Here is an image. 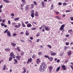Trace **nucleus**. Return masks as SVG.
Here are the masks:
<instances>
[{
	"mask_svg": "<svg viewBox=\"0 0 73 73\" xmlns=\"http://www.w3.org/2000/svg\"><path fill=\"white\" fill-rule=\"evenodd\" d=\"M36 37H38L40 36V33H38L37 35L36 36Z\"/></svg>",
	"mask_w": 73,
	"mask_h": 73,
	"instance_id": "38",
	"label": "nucleus"
},
{
	"mask_svg": "<svg viewBox=\"0 0 73 73\" xmlns=\"http://www.w3.org/2000/svg\"><path fill=\"white\" fill-rule=\"evenodd\" d=\"M15 28H19V27L18 25H15Z\"/></svg>",
	"mask_w": 73,
	"mask_h": 73,
	"instance_id": "36",
	"label": "nucleus"
},
{
	"mask_svg": "<svg viewBox=\"0 0 73 73\" xmlns=\"http://www.w3.org/2000/svg\"><path fill=\"white\" fill-rule=\"evenodd\" d=\"M19 17L16 18L15 19V21H17V20H19Z\"/></svg>",
	"mask_w": 73,
	"mask_h": 73,
	"instance_id": "31",
	"label": "nucleus"
},
{
	"mask_svg": "<svg viewBox=\"0 0 73 73\" xmlns=\"http://www.w3.org/2000/svg\"><path fill=\"white\" fill-rule=\"evenodd\" d=\"M38 54L39 55V56H40V55H41V54H42V53L41 52H39L38 53Z\"/></svg>",
	"mask_w": 73,
	"mask_h": 73,
	"instance_id": "45",
	"label": "nucleus"
},
{
	"mask_svg": "<svg viewBox=\"0 0 73 73\" xmlns=\"http://www.w3.org/2000/svg\"><path fill=\"white\" fill-rule=\"evenodd\" d=\"M20 35H24V32H21Z\"/></svg>",
	"mask_w": 73,
	"mask_h": 73,
	"instance_id": "59",
	"label": "nucleus"
},
{
	"mask_svg": "<svg viewBox=\"0 0 73 73\" xmlns=\"http://www.w3.org/2000/svg\"><path fill=\"white\" fill-rule=\"evenodd\" d=\"M56 13L57 15H58V14H60V13L58 11H57L56 12Z\"/></svg>",
	"mask_w": 73,
	"mask_h": 73,
	"instance_id": "61",
	"label": "nucleus"
},
{
	"mask_svg": "<svg viewBox=\"0 0 73 73\" xmlns=\"http://www.w3.org/2000/svg\"><path fill=\"white\" fill-rule=\"evenodd\" d=\"M34 4H35V5H37V3H36V2L35 1H34L33 2Z\"/></svg>",
	"mask_w": 73,
	"mask_h": 73,
	"instance_id": "44",
	"label": "nucleus"
},
{
	"mask_svg": "<svg viewBox=\"0 0 73 73\" xmlns=\"http://www.w3.org/2000/svg\"><path fill=\"white\" fill-rule=\"evenodd\" d=\"M21 1L23 4H25V0H21Z\"/></svg>",
	"mask_w": 73,
	"mask_h": 73,
	"instance_id": "35",
	"label": "nucleus"
},
{
	"mask_svg": "<svg viewBox=\"0 0 73 73\" xmlns=\"http://www.w3.org/2000/svg\"><path fill=\"white\" fill-rule=\"evenodd\" d=\"M8 29H7L5 31H4V33H5L8 32Z\"/></svg>",
	"mask_w": 73,
	"mask_h": 73,
	"instance_id": "41",
	"label": "nucleus"
},
{
	"mask_svg": "<svg viewBox=\"0 0 73 73\" xmlns=\"http://www.w3.org/2000/svg\"><path fill=\"white\" fill-rule=\"evenodd\" d=\"M66 45H69V42H66Z\"/></svg>",
	"mask_w": 73,
	"mask_h": 73,
	"instance_id": "50",
	"label": "nucleus"
},
{
	"mask_svg": "<svg viewBox=\"0 0 73 73\" xmlns=\"http://www.w3.org/2000/svg\"><path fill=\"white\" fill-rule=\"evenodd\" d=\"M42 26H43V28H45V27H46V26L45 25H42Z\"/></svg>",
	"mask_w": 73,
	"mask_h": 73,
	"instance_id": "53",
	"label": "nucleus"
},
{
	"mask_svg": "<svg viewBox=\"0 0 73 73\" xmlns=\"http://www.w3.org/2000/svg\"><path fill=\"white\" fill-rule=\"evenodd\" d=\"M8 24H11V21H10V20H9L8 21Z\"/></svg>",
	"mask_w": 73,
	"mask_h": 73,
	"instance_id": "57",
	"label": "nucleus"
},
{
	"mask_svg": "<svg viewBox=\"0 0 73 73\" xmlns=\"http://www.w3.org/2000/svg\"><path fill=\"white\" fill-rule=\"evenodd\" d=\"M17 50L18 52H20V51H21V50H20V48H19V47H17Z\"/></svg>",
	"mask_w": 73,
	"mask_h": 73,
	"instance_id": "27",
	"label": "nucleus"
},
{
	"mask_svg": "<svg viewBox=\"0 0 73 73\" xmlns=\"http://www.w3.org/2000/svg\"><path fill=\"white\" fill-rule=\"evenodd\" d=\"M57 62H58V63L60 62V60L59 59H58V60H57Z\"/></svg>",
	"mask_w": 73,
	"mask_h": 73,
	"instance_id": "64",
	"label": "nucleus"
},
{
	"mask_svg": "<svg viewBox=\"0 0 73 73\" xmlns=\"http://www.w3.org/2000/svg\"><path fill=\"white\" fill-rule=\"evenodd\" d=\"M55 18L57 19H58V20H61V17L58 16H56L55 17Z\"/></svg>",
	"mask_w": 73,
	"mask_h": 73,
	"instance_id": "15",
	"label": "nucleus"
},
{
	"mask_svg": "<svg viewBox=\"0 0 73 73\" xmlns=\"http://www.w3.org/2000/svg\"><path fill=\"white\" fill-rule=\"evenodd\" d=\"M7 36H9V37H11V33L9 32V31H7Z\"/></svg>",
	"mask_w": 73,
	"mask_h": 73,
	"instance_id": "9",
	"label": "nucleus"
},
{
	"mask_svg": "<svg viewBox=\"0 0 73 73\" xmlns=\"http://www.w3.org/2000/svg\"><path fill=\"white\" fill-rule=\"evenodd\" d=\"M70 36V35L68 34V35H65V36L66 37H69V36Z\"/></svg>",
	"mask_w": 73,
	"mask_h": 73,
	"instance_id": "46",
	"label": "nucleus"
},
{
	"mask_svg": "<svg viewBox=\"0 0 73 73\" xmlns=\"http://www.w3.org/2000/svg\"><path fill=\"white\" fill-rule=\"evenodd\" d=\"M46 64L45 62H43L41 64L40 66V67L42 68L43 69H44L45 70L46 66Z\"/></svg>",
	"mask_w": 73,
	"mask_h": 73,
	"instance_id": "1",
	"label": "nucleus"
},
{
	"mask_svg": "<svg viewBox=\"0 0 73 73\" xmlns=\"http://www.w3.org/2000/svg\"><path fill=\"white\" fill-rule=\"evenodd\" d=\"M41 5H42L43 7H44V1L42 2Z\"/></svg>",
	"mask_w": 73,
	"mask_h": 73,
	"instance_id": "25",
	"label": "nucleus"
},
{
	"mask_svg": "<svg viewBox=\"0 0 73 73\" xmlns=\"http://www.w3.org/2000/svg\"><path fill=\"white\" fill-rule=\"evenodd\" d=\"M64 50H66L67 49V47H66V46H64Z\"/></svg>",
	"mask_w": 73,
	"mask_h": 73,
	"instance_id": "49",
	"label": "nucleus"
},
{
	"mask_svg": "<svg viewBox=\"0 0 73 73\" xmlns=\"http://www.w3.org/2000/svg\"><path fill=\"white\" fill-rule=\"evenodd\" d=\"M26 69L25 68H24L23 69V71L22 73H25L26 72Z\"/></svg>",
	"mask_w": 73,
	"mask_h": 73,
	"instance_id": "28",
	"label": "nucleus"
},
{
	"mask_svg": "<svg viewBox=\"0 0 73 73\" xmlns=\"http://www.w3.org/2000/svg\"><path fill=\"white\" fill-rule=\"evenodd\" d=\"M39 70L40 72H44L45 71V69L43 68L42 67H41L40 66V68H39Z\"/></svg>",
	"mask_w": 73,
	"mask_h": 73,
	"instance_id": "3",
	"label": "nucleus"
},
{
	"mask_svg": "<svg viewBox=\"0 0 73 73\" xmlns=\"http://www.w3.org/2000/svg\"><path fill=\"white\" fill-rule=\"evenodd\" d=\"M16 36H17V34H16V33H14L13 34V37Z\"/></svg>",
	"mask_w": 73,
	"mask_h": 73,
	"instance_id": "32",
	"label": "nucleus"
},
{
	"mask_svg": "<svg viewBox=\"0 0 73 73\" xmlns=\"http://www.w3.org/2000/svg\"><path fill=\"white\" fill-rule=\"evenodd\" d=\"M11 44L13 47H15V46L16 45V44H15L12 42H11Z\"/></svg>",
	"mask_w": 73,
	"mask_h": 73,
	"instance_id": "14",
	"label": "nucleus"
},
{
	"mask_svg": "<svg viewBox=\"0 0 73 73\" xmlns=\"http://www.w3.org/2000/svg\"><path fill=\"white\" fill-rule=\"evenodd\" d=\"M49 71L51 72V71H52V69H53V67L52 66H50L49 67Z\"/></svg>",
	"mask_w": 73,
	"mask_h": 73,
	"instance_id": "12",
	"label": "nucleus"
},
{
	"mask_svg": "<svg viewBox=\"0 0 73 73\" xmlns=\"http://www.w3.org/2000/svg\"><path fill=\"white\" fill-rule=\"evenodd\" d=\"M58 4L59 5H62V3H61V2H59L58 3Z\"/></svg>",
	"mask_w": 73,
	"mask_h": 73,
	"instance_id": "54",
	"label": "nucleus"
},
{
	"mask_svg": "<svg viewBox=\"0 0 73 73\" xmlns=\"http://www.w3.org/2000/svg\"><path fill=\"white\" fill-rule=\"evenodd\" d=\"M28 31L27 30L26 31V33H25L26 35V36H29V33H28Z\"/></svg>",
	"mask_w": 73,
	"mask_h": 73,
	"instance_id": "22",
	"label": "nucleus"
},
{
	"mask_svg": "<svg viewBox=\"0 0 73 73\" xmlns=\"http://www.w3.org/2000/svg\"><path fill=\"white\" fill-rule=\"evenodd\" d=\"M70 19L71 20H73V17H70Z\"/></svg>",
	"mask_w": 73,
	"mask_h": 73,
	"instance_id": "63",
	"label": "nucleus"
},
{
	"mask_svg": "<svg viewBox=\"0 0 73 73\" xmlns=\"http://www.w3.org/2000/svg\"><path fill=\"white\" fill-rule=\"evenodd\" d=\"M22 25L23 27H25V24H24V22L22 23Z\"/></svg>",
	"mask_w": 73,
	"mask_h": 73,
	"instance_id": "29",
	"label": "nucleus"
},
{
	"mask_svg": "<svg viewBox=\"0 0 73 73\" xmlns=\"http://www.w3.org/2000/svg\"><path fill=\"white\" fill-rule=\"evenodd\" d=\"M2 8H3V5H1L0 6V9H1Z\"/></svg>",
	"mask_w": 73,
	"mask_h": 73,
	"instance_id": "60",
	"label": "nucleus"
},
{
	"mask_svg": "<svg viewBox=\"0 0 73 73\" xmlns=\"http://www.w3.org/2000/svg\"><path fill=\"white\" fill-rule=\"evenodd\" d=\"M68 32L71 35H72V33H73V30L72 29L69 30L68 31Z\"/></svg>",
	"mask_w": 73,
	"mask_h": 73,
	"instance_id": "10",
	"label": "nucleus"
},
{
	"mask_svg": "<svg viewBox=\"0 0 73 73\" xmlns=\"http://www.w3.org/2000/svg\"><path fill=\"white\" fill-rule=\"evenodd\" d=\"M32 25H31V24L30 23H28L27 25V27H28V28H29V27H32Z\"/></svg>",
	"mask_w": 73,
	"mask_h": 73,
	"instance_id": "16",
	"label": "nucleus"
},
{
	"mask_svg": "<svg viewBox=\"0 0 73 73\" xmlns=\"http://www.w3.org/2000/svg\"><path fill=\"white\" fill-rule=\"evenodd\" d=\"M5 50L6 52H9L11 50V49L9 48H5Z\"/></svg>",
	"mask_w": 73,
	"mask_h": 73,
	"instance_id": "18",
	"label": "nucleus"
},
{
	"mask_svg": "<svg viewBox=\"0 0 73 73\" xmlns=\"http://www.w3.org/2000/svg\"><path fill=\"white\" fill-rule=\"evenodd\" d=\"M10 57H12L13 58H15L16 57L15 55H14V54L13 52H11L10 54Z\"/></svg>",
	"mask_w": 73,
	"mask_h": 73,
	"instance_id": "4",
	"label": "nucleus"
},
{
	"mask_svg": "<svg viewBox=\"0 0 73 73\" xmlns=\"http://www.w3.org/2000/svg\"><path fill=\"white\" fill-rule=\"evenodd\" d=\"M24 4L23 3L21 5V7H23V6H24Z\"/></svg>",
	"mask_w": 73,
	"mask_h": 73,
	"instance_id": "56",
	"label": "nucleus"
},
{
	"mask_svg": "<svg viewBox=\"0 0 73 73\" xmlns=\"http://www.w3.org/2000/svg\"><path fill=\"white\" fill-rule=\"evenodd\" d=\"M39 41H40V39H37L36 42H39Z\"/></svg>",
	"mask_w": 73,
	"mask_h": 73,
	"instance_id": "58",
	"label": "nucleus"
},
{
	"mask_svg": "<svg viewBox=\"0 0 73 73\" xmlns=\"http://www.w3.org/2000/svg\"><path fill=\"white\" fill-rule=\"evenodd\" d=\"M21 56L19 55H17L16 56V58L17 60H18V61L20 60V58H21Z\"/></svg>",
	"mask_w": 73,
	"mask_h": 73,
	"instance_id": "5",
	"label": "nucleus"
},
{
	"mask_svg": "<svg viewBox=\"0 0 73 73\" xmlns=\"http://www.w3.org/2000/svg\"><path fill=\"white\" fill-rule=\"evenodd\" d=\"M44 57L46 58H48V59L49 58V56L48 55H44Z\"/></svg>",
	"mask_w": 73,
	"mask_h": 73,
	"instance_id": "33",
	"label": "nucleus"
},
{
	"mask_svg": "<svg viewBox=\"0 0 73 73\" xmlns=\"http://www.w3.org/2000/svg\"><path fill=\"white\" fill-rule=\"evenodd\" d=\"M29 5H27L25 7V10L27 11V10L29 9Z\"/></svg>",
	"mask_w": 73,
	"mask_h": 73,
	"instance_id": "17",
	"label": "nucleus"
},
{
	"mask_svg": "<svg viewBox=\"0 0 73 73\" xmlns=\"http://www.w3.org/2000/svg\"><path fill=\"white\" fill-rule=\"evenodd\" d=\"M35 16H38V12L37 11H36L35 13Z\"/></svg>",
	"mask_w": 73,
	"mask_h": 73,
	"instance_id": "21",
	"label": "nucleus"
},
{
	"mask_svg": "<svg viewBox=\"0 0 73 73\" xmlns=\"http://www.w3.org/2000/svg\"><path fill=\"white\" fill-rule=\"evenodd\" d=\"M40 62H41V60L40 58H38L36 59V62L37 64H39V63Z\"/></svg>",
	"mask_w": 73,
	"mask_h": 73,
	"instance_id": "6",
	"label": "nucleus"
},
{
	"mask_svg": "<svg viewBox=\"0 0 73 73\" xmlns=\"http://www.w3.org/2000/svg\"><path fill=\"white\" fill-rule=\"evenodd\" d=\"M1 26H2L3 27V26H4V25H5V24L3 23H1Z\"/></svg>",
	"mask_w": 73,
	"mask_h": 73,
	"instance_id": "51",
	"label": "nucleus"
},
{
	"mask_svg": "<svg viewBox=\"0 0 73 73\" xmlns=\"http://www.w3.org/2000/svg\"><path fill=\"white\" fill-rule=\"evenodd\" d=\"M65 68V65H62V69H63V68Z\"/></svg>",
	"mask_w": 73,
	"mask_h": 73,
	"instance_id": "40",
	"label": "nucleus"
},
{
	"mask_svg": "<svg viewBox=\"0 0 73 73\" xmlns=\"http://www.w3.org/2000/svg\"><path fill=\"white\" fill-rule=\"evenodd\" d=\"M50 53H51V56H54L56 54V53L53 52V51H50Z\"/></svg>",
	"mask_w": 73,
	"mask_h": 73,
	"instance_id": "7",
	"label": "nucleus"
},
{
	"mask_svg": "<svg viewBox=\"0 0 73 73\" xmlns=\"http://www.w3.org/2000/svg\"><path fill=\"white\" fill-rule=\"evenodd\" d=\"M37 29L36 28H31V30H35V29Z\"/></svg>",
	"mask_w": 73,
	"mask_h": 73,
	"instance_id": "48",
	"label": "nucleus"
},
{
	"mask_svg": "<svg viewBox=\"0 0 73 73\" xmlns=\"http://www.w3.org/2000/svg\"><path fill=\"white\" fill-rule=\"evenodd\" d=\"M48 60H50V61H52V60H53V58L51 57H49V58H48Z\"/></svg>",
	"mask_w": 73,
	"mask_h": 73,
	"instance_id": "26",
	"label": "nucleus"
},
{
	"mask_svg": "<svg viewBox=\"0 0 73 73\" xmlns=\"http://www.w3.org/2000/svg\"><path fill=\"white\" fill-rule=\"evenodd\" d=\"M35 57L36 55H35V54H34L33 55V56H32V58H35Z\"/></svg>",
	"mask_w": 73,
	"mask_h": 73,
	"instance_id": "39",
	"label": "nucleus"
},
{
	"mask_svg": "<svg viewBox=\"0 0 73 73\" xmlns=\"http://www.w3.org/2000/svg\"><path fill=\"white\" fill-rule=\"evenodd\" d=\"M70 67H71L72 70H73V65H71Z\"/></svg>",
	"mask_w": 73,
	"mask_h": 73,
	"instance_id": "55",
	"label": "nucleus"
},
{
	"mask_svg": "<svg viewBox=\"0 0 73 73\" xmlns=\"http://www.w3.org/2000/svg\"><path fill=\"white\" fill-rule=\"evenodd\" d=\"M64 27L65 25L64 24L62 25L60 27V31L62 30L63 31H65V30L64 29Z\"/></svg>",
	"mask_w": 73,
	"mask_h": 73,
	"instance_id": "2",
	"label": "nucleus"
},
{
	"mask_svg": "<svg viewBox=\"0 0 73 73\" xmlns=\"http://www.w3.org/2000/svg\"><path fill=\"white\" fill-rule=\"evenodd\" d=\"M60 66H59L58 68H57L56 69V72H58V70H60Z\"/></svg>",
	"mask_w": 73,
	"mask_h": 73,
	"instance_id": "23",
	"label": "nucleus"
},
{
	"mask_svg": "<svg viewBox=\"0 0 73 73\" xmlns=\"http://www.w3.org/2000/svg\"><path fill=\"white\" fill-rule=\"evenodd\" d=\"M3 1L5 3H9V1L8 0H3Z\"/></svg>",
	"mask_w": 73,
	"mask_h": 73,
	"instance_id": "13",
	"label": "nucleus"
},
{
	"mask_svg": "<svg viewBox=\"0 0 73 73\" xmlns=\"http://www.w3.org/2000/svg\"><path fill=\"white\" fill-rule=\"evenodd\" d=\"M47 46L48 47V48H52V46L50 45L49 44H48L47 45Z\"/></svg>",
	"mask_w": 73,
	"mask_h": 73,
	"instance_id": "34",
	"label": "nucleus"
},
{
	"mask_svg": "<svg viewBox=\"0 0 73 73\" xmlns=\"http://www.w3.org/2000/svg\"><path fill=\"white\" fill-rule=\"evenodd\" d=\"M66 5V3H64L63 4V6H65Z\"/></svg>",
	"mask_w": 73,
	"mask_h": 73,
	"instance_id": "52",
	"label": "nucleus"
},
{
	"mask_svg": "<svg viewBox=\"0 0 73 73\" xmlns=\"http://www.w3.org/2000/svg\"><path fill=\"white\" fill-rule=\"evenodd\" d=\"M34 15H35V13H31V17H32V18H33V17H35Z\"/></svg>",
	"mask_w": 73,
	"mask_h": 73,
	"instance_id": "20",
	"label": "nucleus"
},
{
	"mask_svg": "<svg viewBox=\"0 0 73 73\" xmlns=\"http://www.w3.org/2000/svg\"><path fill=\"white\" fill-rule=\"evenodd\" d=\"M14 15H15V14H14L13 13H11V16H14Z\"/></svg>",
	"mask_w": 73,
	"mask_h": 73,
	"instance_id": "62",
	"label": "nucleus"
},
{
	"mask_svg": "<svg viewBox=\"0 0 73 73\" xmlns=\"http://www.w3.org/2000/svg\"><path fill=\"white\" fill-rule=\"evenodd\" d=\"M67 54L68 56H70L72 54V52H71V51L70 50L68 52Z\"/></svg>",
	"mask_w": 73,
	"mask_h": 73,
	"instance_id": "11",
	"label": "nucleus"
},
{
	"mask_svg": "<svg viewBox=\"0 0 73 73\" xmlns=\"http://www.w3.org/2000/svg\"><path fill=\"white\" fill-rule=\"evenodd\" d=\"M32 61V59L31 58H30V59H29L28 60V62H27V64H29V62H31Z\"/></svg>",
	"mask_w": 73,
	"mask_h": 73,
	"instance_id": "8",
	"label": "nucleus"
},
{
	"mask_svg": "<svg viewBox=\"0 0 73 73\" xmlns=\"http://www.w3.org/2000/svg\"><path fill=\"white\" fill-rule=\"evenodd\" d=\"M20 54H21V55L22 56H23V55H24V52H22V53H21Z\"/></svg>",
	"mask_w": 73,
	"mask_h": 73,
	"instance_id": "42",
	"label": "nucleus"
},
{
	"mask_svg": "<svg viewBox=\"0 0 73 73\" xmlns=\"http://www.w3.org/2000/svg\"><path fill=\"white\" fill-rule=\"evenodd\" d=\"M14 60L15 62H16L17 64L18 62H17V60H16V59H14Z\"/></svg>",
	"mask_w": 73,
	"mask_h": 73,
	"instance_id": "43",
	"label": "nucleus"
},
{
	"mask_svg": "<svg viewBox=\"0 0 73 73\" xmlns=\"http://www.w3.org/2000/svg\"><path fill=\"white\" fill-rule=\"evenodd\" d=\"M45 29L46 31H48L50 30V28H48V27H46L45 28Z\"/></svg>",
	"mask_w": 73,
	"mask_h": 73,
	"instance_id": "19",
	"label": "nucleus"
},
{
	"mask_svg": "<svg viewBox=\"0 0 73 73\" xmlns=\"http://www.w3.org/2000/svg\"><path fill=\"white\" fill-rule=\"evenodd\" d=\"M31 8H33V7H34V5L33 4H32L31 5Z\"/></svg>",
	"mask_w": 73,
	"mask_h": 73,
	"instance_id": "47",
	"label": "nucleus"
},
{
	"mask_svg": "<svg viewBox=\"0 0 73 73\" xmlns=\"http://www.w3.org/2000/svg\"><path fill=\"white\" fill-rule=\"evenodd\" d=\"M12 57H10L9 59V61H12Z\"/></svg>",
	"mask_w": 73,
	"mask_h": 73,
	"instance_id": "37",
	"label": "nucleus"
},
{
	"mask_svg": "<svg viewBox=\"0 0 73 73\" xmlns=\"http://www.w3.org/2000/svg\"><path fill=\"white\" fill-rule=\"evenodd\" d=\"M5 68H6V65L5 64L4 66V67L3 68V70H5Z\"/></svg>",
	"mask_w": 73,
	"mask_h": 73,
	"instance_id": "24",
	"label": "nucleus"
},
{
	"mask_svg": "<svg viewBox=\"0 0 73 73\" xmlns=\"http://www.w3.org/2000/svg\"><path fill=\"white\" fill-rule=\"evenodd\" d=\"M53 9V5H52L50 8V9H51V10H52Z\"/></svg>",
	"mask_w": 73,
	"mask_h": 73,
	"instance_id": "30",
	"label": "nucleus"
}]
</instances>
